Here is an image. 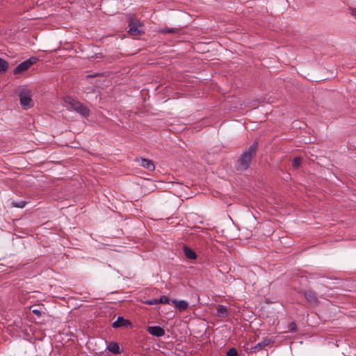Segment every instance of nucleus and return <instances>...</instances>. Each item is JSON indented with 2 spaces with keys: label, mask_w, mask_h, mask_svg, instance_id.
Wrapping results in <instances>:
<instances>
[{
  "label": "nucleus",
  "mask_w": 356,
  "mask_h": 356,
  "mask_svg": "<svg viewBox=\"0 0 356 356\" xmlns=\"http://www.w3.org/2000/svg\"><path fill=\"white\" fill-rule=\"evenodd\" d=\"M258 149V143L254 142L242 154L238 157L236 168L238 171L248 170L250 167L252 159L255 156Z\"/></svg>",
  "instance_id": "obj_1"
},
{
  "label": "nucleus",
  "mask_w": 356,
  "mask_h": 356,
  "mask_svg": "<svg viewBox=\"0 0 356 356\" xmlns=\"http://www.w3.org/2000/svg\"><path fill=\"white\" fill-rule=\"evenodd\" d=\"M21 106L27 110L33 106V101L31 98V91L27 89H22L19 92Z\"/></svg>",
  "instance_id": "obj_2"
},
{
  "label": "nucleus",
  "mask_w": 356,
  "mask_h": 356,
  "mask_svg": "<svg viewBox=\"0 0 356 356\" xmlns=\"http://www.w3.org/2000/svg\"><path fill=\"white\" fill-rule=\"evenodd\" d=\"M66 102L70 105L72 109L76 111L81 115L84 117H88L89 115V109L81 102L73 99H69Z\"/></svg>",
  "instance_id": "obj_3"
},
{
  "label": "nucleus",
  "mask_w": 356,
  "mask_h": 356,
  "mask_svg": "<svg viewBox=\"0 0 356 356\" xmlns=\"http://www.w3.org/2000/svg\"><path fill=\"white\" fill-rule=\"evenodd\" d=\"M38 60V58L32 56L24 62L19 63L13 70L15 74L22 73L27 70L32 65L35 64Z\"/></svg>",
  "instance_id": "obj_4"
},
{
  "label": "nucleus",
  "mask_w": 356,
  "mask_h": 356,
  "mask_svg": "<svg viewBox=\"0 0 356 356\" xmlns=\"http://www.w3.org/2000/svg\"><path fill=\"white\" fill-rule=\"evenodd\" d=\"M128 33L134 36H137L143 33V25L140 22H130Z\"/></svg>",
  "instance_id": "obj_5"
},
{
  "label": "nucleus",
  "mask_w": 356,
  "mask_h": 356,
  "mask_svg": "<svg viewBox=\"0 0 356 356\" xmlns=\"http://www.w3.org/2000/svg\"><path fill=\"white\" fill-rule=\"evenodd\" d=\"M307 300L313 305H318V300L316 293L311 290H305L302 292Z\"/></svg>",
  "instance_id": "obj_6"
},
{
  "label": "nucleus",
  "mask_w": 356,
  "mask_h": 356,
  "mask_svg": "<svg viewBox=\"0 0 356 356\" xmlns=\"http://www.w3.org/2000/svg\"><path fill=\"white\" fill-rule=\"evenodd\" d=\"M271 343V340L268 338H265L262 341L257 343L255 346L250 348V352L257 353L260 351L261 350L264 349L266 346H268Z\"/></svg>",
  "instance_id": "obj_7"
},
{
  "label": "nucleus",
  "mask_w": 356,
  "mask_h": 356,
  "mask_svg": "<svg viewBox=\"0 0 356 356\" xmlns=\"http://www.w3.org/2000/svg\"><path fill=\"white\" fill-rule=\"evenodd\" d=\"M147 331L152 336L161 337L165 335V330L160 326H149Z\"/></svg>",
  "instance_id": "obj_8"
},
{
  "label": "nucleus",
  "mask_w": 356,
  "mask_h": 356,
  "mask_svg": "<svg viewBox=\"0 0 356 356\" xmlns=\"http://www.w3.org/2000/svg\"><path fill=\"white\" fill-rule=\"evenodd\" d=\"M136 161L140 163L141 166L149 171H154L155 170V165L152 160L147 159H136Z\"/></svg>",
  "instance_id": "obj_9"
},
{
  "label": "nucleus",
  "mask_w": 356,
  "mask_h": 356,
  "mask_svg": "<svg viewBox=\"0 0 356 356\" xmlns=\"http://www.w3.org/2000/svg\"><path fill=\"white\" fill-rule=\"evenodd\" d=\"M107 350L113 354H120L122 351V348H120L118 343L115 341H111L107 346Z\"/></svg>",
  "instance_id": "obj_10"
},
{
  "label": "nucleus",
  "mask_w": 356,
  "mask_h": 356,
  "mask_svg": "<svg viewBox=\"0 0 356 356\" xmlns=\"http://www.w3.org/2000/svg\"><path fill=\"white\" fill-rule=\"evenodd\" d=\"M130 325V322L124 319L122 316L118 317L117 320L115 321L113 324L112 327L114 328H118L120 327H125Z\"/></svg>",
  "instance_id": "obj_11"
},
{
  "label": "nucleus",
  "mask_w": 356,
  "mask_h": 356,
  "mask_svg": "<svg viewBox=\"0 0 356 356\" xmlns=\"http://www.w3.org/2000/svg\"><path fill=\"white\" fill-rule=\"evenodd\" d=\"M183 251L185 257L188 259H195L197 258V254L195 252L190 248L188 246L184 245Z\"/></svg>",
  "instance_id": "obj_12"
},
{
  "label": "nucleus",
  "mask_w": 356,
  "mask_h": 356,
  "mask_svg": "<svg viewBox=\"0 0 356 356\" xmlns=\"http://www.w3.org/2000/svg\"><path fill=\"white\" fill-rule=\"evenodd\" d=\"M217 315L219 317L225 318L229 315L227 307L222 305H218L217 307Z\"/></svg>",
  "instance_id": "obj_13"
},
{
  "label": "nucleus",
  "mask_w": 356,
  "mask_h": 356,
  "mask_svg": "<svg viewBox=\"0 0 356 356\" xmlns=\"http://www.w3.org/2000/svg\"><path fill=\"white\" fill-rule=\"evenodd\" d=\"M172 302L175 306L181 311L185 310L188 306V303L186 300H177L173 299Z\"/></svg>",
  "instance_id": "obj_14"
},
{
  "label": "nucleus",
  "mask_w": 356,
  "mask_h": 356,
  "mask_svg": "<svg viewBox=\"0 0 356 356\" xmlns=\"http://www.w3.org/2000/svg\"><path fill=\"white\" fill-rule=\"evenodd\" d=\"M181 29L179 28H165L159 30L161 33L178 34Z\"/></svg>",
  "instance_id": "obj_15"
},
{
  "label": "nucleus",
  "mask_w": 356,
  "mask_h": 356,
  "mask_svg": "<svg viewBox=\"0 0 356 356\" xmlns=\"http://www.w3.org/2000/svg\"><path fill=\"white\" fill-rule=\"evenodd\" d=\"M8 66V63L5 60L0 58V73L6 72Z\"/></svg>",
  "instance_id": "obj_16"
},
{
  "label": "nucleus",
  "mask_w": 356,
  "mask_h": 356,
  "mask_svg": "<svg viewBox=\"0 0 356 356\" xmlns=\"http://www.w3.org/2000/svg\"><path fill=\"white\" fill-rule=\"evenodd\" d=\"M302 159L300 157H296L292 161V165L294 168H298L301 164Z\"/></svg>",
  "instance_id": "obj_17"
},
{
  "label": "nucleus",
  "mask_w": 356,
  "mask_h": 356,
  "mask_svg": "<svg viewBox=\"0 0 356 356\" xmlns=\"http://www.w3.org/2000/svg\"><path fill=\"white\" fill-rule=\"evenodd\" d=\"M157 301H158V304L159 303H161V304H168L169 302H170V300L168 297L165 296H162L160 297V298L157 299Z\"/></svg>",
  "instance_id": "obj_18"
},
{
  "label": "nucleus",
  "mask_w": 356,
  "mask_h": 356,
  "mask_svg": "<svg viewBox=\"0 0 356 356\" xmlns=\"http://www.w3.org/2000/svg\"><path fill=\"white\" fill-rule=\"evenodd\" d=\"M12 205L15 207L17 208H24L26 205V202L20 201V202H13Z\"/></svg>",
  "instance_id": "obj_19"
},
{
  "label": "nucleus",
  "mask_w": 356,
  "mask_h": 356,
  "mask_svg": "<svg viewBox=\"0 0 356 356\" xmlns=\"http://www.w3.org/2000/svg\"><path fill=\"white\" fill-rule=\"evenodd\" d=\"M237 355H238L237 350L234 348H230L227 352V356H237Z\"/></svg>",
  "instance_id": "obj_20"
},
{
  "label": "nucleus",
  "mask_w": 356,
  "mask_h": 356,
  "mask_svg": "<svg viewBox=\"0 0 356 356\" xmlns=\"http://www.w3.org/2000/svg\"><path fill=\"white\" fill-rule=\"evenodd\" d=\"M144 303L146 305H154L158 304V301H157L156 298H153V299L145 301Z\"/></svg>",
  "instance_id": "obj_21"
},
{
  "label": "nucleus",
  "mask_w": 356,
  "mask_h": 356,
  "mask_svg": "<svg viewBox=\"0 0 356 356\" xmlns=\"http://www.w3.org/2000/svg\"><path fill=\"white\" fill-rule=\"evenodd\" d=\"M289 330L291 331V332H295L296 330V324L295 322H291L289 324Z\"/></svg>",
  "instance_id": "obj_22"
},
{
  "label": "nucleus",
  "mask_w": 356,
  "mask_h": 356,
  "mask_svg": "<svg viewBox=\"0 0 356 356\" xmlns=\"http://www.w3.org/2000/svg\"><path fill=\"white\" fill-rule=\"evenodd\" d=\"M33 313L38 316H41V312L39 309H33Z\"/></svg>",
  "instance_id": "obj_23"
},
{
  "label": "nucleus",
  "mask_w": 356,
  "mask_h": 356,
  "mask_svg": "<svg viewBox=\"0 0 356 356\" xmlns=\"http://www.w3.org/2000/svg\"><path fill=\"white\" fill-rule=\"evenodd\" d=\"M352 14L356 18V9L353 10Z\"/></svg>",
  "instance_id": "obj_24"
},
{
  "label": "nucleus",
  "mask_w": 356,
  "mask_h": 356,
  "mask_svg": "<svg viewBox=\"0 0 356 356\" xmlns=\"http://www.w3.org/2000/svg\"><path fill=\"white\" fill-rule=\"evenodd\" d=\"M104 356H111V355H104Z\"/></svg>",
  "instance_id": "obj_25"
}]
</instances>
